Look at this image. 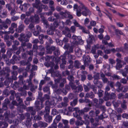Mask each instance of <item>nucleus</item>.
Returning a JSON list of instances; mask_svg holds the SVG:
<instances>
[{
  "mask_svg": "<svg viewBox=\"0 0 128 128\" xmlns=\"http://www.w3.org/2000/svg\"><path fill=\"white\" fill-rule=\"evenodd\" d=\"M100 73L98 72H94L93 77L94 80H98L100 79Z\"/></svg>",
  "mask_w": 128,
  "mask_h": 128,
  "instance_id": "nucleus-13",
  "label": "nucleus"
},
{
  "mask_svg": "<svg viewBox=\"0 0 128 128\" xmlns=\"http://www.w3.org/2000/svg\"><path fill=\"white\" fill-rule=\"evenodd\" d=\"M103 92V91L101 90H98V94L99 97H100L102 96Z\"/></svg>",
  "mask_w": 128,
  "mask_h": 128,
  "instance_id": "nucleus-57",
  "label": "nucleus"
},
{
  "mask_svg": "<svg viewBox=\"0 0 128 128\" xmlns=\"http://www.w3.org/2000/svg\"><path fill=\"white\" fill-rule=\"evenodd\" d=\"M41 2L40 0H35V2L32 4V6L34 8H35L38 9L39 6Z\"/></svg>",
  "mask_w": 128,
  "mask_h": 128,
  "instance_id": "nucleus-6",
  "label": "nucleus"
},
{
  "mask_svg": "<svg viewBox=\"0 0 128 128\" xmlns=\"http://www.w3.org/2000/svg\"><path fill=\"white\" fill-rule=\"evenodd\" d=\"M6 8H7L9 10H10L12 9V8L10 4H8L6 5Z\"/></svg>",
  "mask_w": 128,
  "mask_h": 128,
  "instance_id": "nucleus-62",
  "label": "nucleus"
},
{
  "mask_svg": "<svg viewBox=\"0 0 128 128\" xmlns=\"http://www.w3.org/2000/svg\"><path fill=\"white\" fill-rule=\"evenodd\" d=\"M89 114L90 117H94L95 115L94 112L92 110L90 111L89 113Z\"/></svg>",
  "mask_w": 128,
  "mask_h": 128,
  "instance_id": "nucleus-41",
  "label": "nucleus"
},
{
  "mask_svg": "<svg viewBox=\"0 0 128 128\" xmlns=\"http://www.w3.org/2000/svg\"><path fill=\"white\" fill-rule=\"evenodd\" d=\"M124 50H128V44L126 43H125L124 44Z\"/></svg>",
  "mask_w": 128,
  "mask_h": 128,
  "instance_id": "nucleus-64",
  "label": "nucleus"
},
{
  "mask_svg": "<svg viewBox=\"0 0 128 128\" xmlns=\"http://www.w3.org/2000/svg\"><path fill=\"white\" fill-rule=\"evenodd\" d=\"M81 6V10H82V14L85 16L88 15H90L91 14L90 11L89 9L84 4H82Z\"/></svg>",
  "mask_w": 128,
  "mask_h": 128,
  "instance_id": "nucleus-1",
  "label": "nucleus"
},
{
  "mask_svg": "<svg viewBox=\"0 0 128 128\" xmlns=\"http://www.w3.org/2000/svg\"><path fill=\"white\" fill-rule=\"evenodd\" d=\"M69 41L68 38L66 37L64 38L62 40V42L63 43L66 44Z\"/></svg>",
  "mask_w": 128,
  "mask_h": 128,
  "instance_id": "nucleus-59",
  "label": "nucleus"
},
{
  "mask_svg": "<svg viewBox=\"0 0 128 128\" xmlns=\"http://www.w3.org/2000/svg\"><path fill=\"white\" fill-rule=\"evenodd\" d=\"M68 32H70V30L66 26L65 27L64 30L62 31L63 34L65 35Z\"/></svg>",
  "mask_w": 128,
  "mask_h": 128,
  "instance_id": "nucleus-25",
  "label": "nucleus"
},
{
  "mask_svg": "<svg viewBox=\"0 0 128 128\" xmlns=\"http://www.w3.org/2000/svg\"><path fill=\"white\" fill-rule=\"evenodd\" d=\"M76 111L78 112L79 114H82L84 113L83 110H80L78 108H77Z\"/></svg>",
  "mask_w": 128,
  "mask_h": 128,
  "instance_id": "nucleus-58",
  "label": "nucleus"
},
{
  "mask_svg": "<svg viewBox=\"0 0 128 128\" xmlns=\"http://www.w3.org/2000/svg\"><path fill=\"white\" fill-rule=\"evenodd\" d=\"M31 22H34L36 24L39 23L40 18L38 15H35L34 16H31L30 17Z\"/></svg>",
  "mask_w": 128,
  "mask_h": 128,
  "instance_id": "nucleus-4",
  "label": "nucleus"
},
{
  "mask_svg": "<svg viewBox=\"0 0 128 128\" xmlns=\"http://www.w3.org/2000/svg\"><path fill=\"white\" fill-rule=\"evenodd\" d=\"M38 124H39V126L41 127L44 128L46 127L48 125V124L46 123L43 122L41 121L38 122Z\"/></svg>",
  "mask_w": 128,
  "mask_h": 128,
  "instance_id": "nucleus-15",
  "label": "nucleus"
},
{
  "mask_svg": "<svg viewBox=\"0 0 128 128\" xmlns=\"http://www.w3.org/2000/svg\"><path fill=\"white\" fill-rule=\"evenodd\" d=\"M116 85L118 88V89L117 90L118 92H120V90H122L121 88L122 86H121V84L120 82H117L116 84Z\"/></svg>",
  "mask_w": 128,
  "mask_h": 128,
  "instance_id": "nucleus-24",
  "label": "nucleus"
},
{
  "mask_svg": "<svg viewBox=\"0 0 128 128\" xmlns=\"http://www.w3.org/2000/svg\"><path fill=\"white\" fill-rule=\"evenodd\" d=\"M12 74H13L12 76H14V77L12 76V78L14 80H16V76L17 75V72H16L14 71L12 72Z\"/></svg>",
  "mask_w": 128,
  "mask_h": 128,
  "instance_id": "nucleus-48",
  "label": "nucleus"
},
{
  "mask_svg": "<svg viewBox=\"0 0 128 128\" xmlns=\"http://www.w3.org/2000/svg\"><path fill=\"white\" fill-rule=\"evenodd\" d=\"M77 108H73L70 107H68V111L70 112H72L74 111H76Z\"/></svg>",
  "mask_w": 128,
  "mask_h": 128,
  "instance_id": "nucleus-42",
  "label": "nucleus"
},
{
  "mask_svg": "<svg viewBox=\"0 0 128 128\" xmlns=\"http://www.w3.org/2000/svg\"><path fill=\"white\" fill-rule=\"evenodd\" d=\"M84 122L82 120V119L81 120H78L76 122V124L77 126H82Z\"/></svg>",
  "mask_w": 128,
  "mask_h": 128,
  "instance_id": "nucleus-16",
  "label": "nucleus"
},
{
  "mask_svg": "<svg viewBox=\"0 0 128 128\" xmlns=\"http://www.w3.org/2000/svg\"><path fill=\"white\" fill-rule=\"evenodd\" d=\"M5 22L6 23L5 24H7L10 25L11 23V21L10 19L7 18L5 20Z\"/></svg>",
  "mask_w": 128,
  "mask_h": 128,
  "instance_id": "nucleus-53",
  "label": "nucleus"
},
{
  "mask_svg": "<svg viewBox=\"0 0 128 128\" xmlns=\"http://www.w3.org/2000/svg\"><path fill=\"white\" fill-rule=\"evenodd\" d=\"M83 59L84 62V64L86 66L88 65L90 62V58L88 56L84 57Z\"/></svg>",
  "mask_w": 128,
  "mask_h": 128,
  "instance_id": "nucleus-12",
  "label": "nucleus"
},
{
  "mask_svg": "<svg viewBox=\"0 0 128 128\" xmlns=\"http://www.w3.org/2000/svg\"><path fill=\"white\" fill-rule=\"evenodd\" d=\"M35 107L37 110H38L41 109L42 107H40L39 106L40 102L39 101H36L35 103Z\"/></svg>",
  "mask_w": 128,
  "mask_h": 128,
  "instance_id": "nucleus-14",
  "label": "nucleus"
},
{
  "mask_svg": "<svg viewBox=\"0 0 128 128\" xmlns=\"http://www.w3.org/2000/svg\"><path fill=\"white\" fill-rule=\"evenodd\" d=\"M42 22L44 24V25L46 27V28L48 27L49 24L48 23V21L46 20H42Z\"/></svg>",
  "mask_w": 128,
  "mask_h": 128,
  "instance_id": "nucleus-37",
  "label": "nucleus"
},
{
  "mask_svg": "<svg viewBox=\"0 0 128 128\" xmlns=\"http://www.w3.org/2000/svg\"><path fill=\"white\" fill-rule=\"evenodd\" d=\"M100 76L104 83H106L108 82V79L105 77V75L102 72L100 73Z\"/></svg>",
  "mask_w": 128,
  "mask_h": 128,
  "instance_id": "nucleus-9",
  "label": "nucleus"
},
{
  "mask_svg": "<svg viewBox=\"0 0 128 128\" xmlns=\"http://www.w3.org/2000/svg\"><path fill=\"white\" fill-rule=\"evenodd\" d=\"M44 65L47 67L50 66L52 67L54 65V64L52 62H47L44 63Z\"/></svg>",
  "mask_w": 128,
  "mask_h": 128,
  "instance_id": "nucleus-18",
  "label": "nucleus"
},
{
  "mask_svg": "<svg viewBox=\"0 0 128 128\" xmlns=\"http://www.w3.org/2000/svg\"><path fill=\"white\" fill-rule=\"evenodd\" d=\"M9 31L8 32H6V33L8 34H10V33L13 34L14 32V28L12 27L11 26L9 28Z\"/></svg>",
  "mask_w": 128,
  "mask_h": 128,
  "instance_id": "nucleus-35",
  "label": "nucleus"
},
{
  "mask_svg": "<svg viewBox=\"0 0 128 128\" xmlns=\"http://www.w3.org/2000/svg\"><path fill=\"white\" fill-rule=\"evenodd\" d=\"M106 95L104 98L105 100L106 101L109 100L110 98V96L109 94L107 92H105Z\"/></svg>",
  "mask_w": 128,
  "mask_h": 128,
  "instance_id": "nucleus-29",
  "label": "nucleus"
},
{
  "mask_svg": "<svg viewBox=\"0 0 128 128\" xmlns=\"http://www.w3.org/2000/svg\"><path fill=\"white\" fill-rule=\"evenodd\" d=\"M32 80L30 79H28L26 80V82L28 83V86L30 87H33L34 86V85L32 84L31 81Z\"/></svg>",
  "mask_w": 128,
  "mask_h": 128,
  "instance_id": "nucleus-32",
  "label": "nucleus"
},
{
  "mask_svg": "<svg viewBox=\"0 0 128 128\" xmlns=\"http://www.w3.org/2000/svg\"><path fill=\"white\" fill-rule=\"evenodd\" d=\"M30 22H31L30 18H26L24 21V22L26 25H28Z\"/></svg>",
  "mask_w": 128,
  "mask_h": 128,
  "instance_id": "nucleus-40",
  "label": "nucleus"
},
{
  "mask_svg": "<svg viewBox=\"0 0 128 128\" xmlns=\"http://www.w3.org/2000/svg\"><path fill=\"white\" fill-rule=\"evenodd\" d=\"M103 67L104 69H107L108 71L110 70V66L108 64H104Z\"/></svg>",
  "mask_w": 128,
  "mask_h": 128,
  "instance_id": "nucleus-55",
  "label": "nucleus"
},
{
  "mask_svg": "<svg viewBox=\"0 0 128 128\" xmlns=\"http://www.w3.org/2000/svg\"><path fill=\"white\" fill-rule=\"evenodd\" d=\"M43 90L44 91V92H48L49 94H50V92L49 91L50 88L49 87H46L43 88Z\"/></svg>",
  "mask_w": 128,
  "mask_h": 128,
  "instance_id": "nucleus-47",
  "label": "nucleus"
},
{
  "mask_svg": "<svg viewBox=\"0 0 128 128\" xmlns=\"http://www.w3.org/2000/svg\"><path fill=\"white\" fill-rule=\"evenodd\" d=\"M35 74V72H32L31 73V74H30L29 76L30 79L32 80L33 76H34Z\"/></svg>",
  "mask_w": 128,
  "mask_h": 128,
  "instance_id": "nucleus-61",
  "label": "nucleus"
},
{
  "mask_svg": "<svg viewBox=\"0 0 128 128\" xmlns=\"http://www.w3.org/2000/svg\"><path fill=\"white\" fill-rule=\"evenodd\" d=\"M114 31L116 34L117 36H118L119 34L124 35V33H123L121 30L118 29H116Z\"/></svg>",
  "mask_w": 128,
  "mask_h": 128,
  "instance_id": "nucleus-20",
  "label": "nucleus"
},
{
  "mask_svg": "<svg viewBox=\"0 0 128 128\" xmlns=\"http://www.w3.org/2000/svg\"><path fill=\"white\" fill-rule=\"evenodd\" d=\"M7 16V13L6 11L2 12V14H0V17L2 18H4L6 17Z\"/></svg>",
  "mask_w": 128,
  "mask_h": 128,
  "instance_id": "nucleus-31",
  "label": "nucleus"
},
{
  "mask_svg": "<svg viewBox=\"0 0 128 128\" xmlns=\"http://www.w3.org/2000/svg\"><path fill=\"white\" fill-rule=\"evenodd\" d=\"M78 112L76 111V112L73 114V116L74 117L77 118L78 120H81L82 119L81 117L78 115L77 113Z\"/></svg>",
  "mask_w": 128,
  "mask_h": 128,
  "instance_id": "nucleus-28",
  "label": "nucleus"
},
{
  "mask_svg": "<svg viewBox=\"0 0 128 128\" xmlns=\"http://www.w3.org/2000/svg\"><path fill=\"white\" fill-rule=\"evenodd\" d=\"M83 90L82 86L81 85H79L76 87L75 92H81Z\"/></svg>",
  "mask_w": 128,
  "mask_h": 128,
  "instance_id": "nucleus-22",
  "label": "nucleus"
},
{
  "mask_svg": "<svg viewBox=\"0 0 128 128\" xmlns=\"http://www.w3.org/2000/svg\"><path fill=\"white\" fill-rule=\"evenodd\" d=\"M91 88L93 90V91L96 93L97 92V88L93 85H92L91 87Z\"/></svg>",
  "mask_w": 128,
  "mask_h": 128,
  "instance_id": "nucleus-54",
  "label": "nucleus"
},
{
  "mask_svg": "<svg viewBox=\"0 0 128 128\" xmlns=\"http://www.w3.org/2000/svg\"><path fill=\"white\" fill-rule=\"evenodd\" d=\"M70 38L73 40V42L75 44H77L79 43H83L81 37L80 36H77L74 34H73Z\"/></svg>",
  "mask_w": 128,
  "mask_h": 128,
  "instance_id": "nucleus-2",
  "label": "nucleus"
},
{
  "mask_svg": "<svg viewBox=\"0 0 128 128\" xmlns=\"http://www.w3.org/2000/svg\"><path fill=\"white\" fill-rule=\"evenodd\" d=\"M84 91L85 92H88L90 90V88L88 86L86 85H84Z\"/></svg>",
  "mask_w": 128,
  "mask_h": 128,
  "instance_id": "nucleus-49",
  "label": "nucleus"
},
{
  "mask_svg": "<svg viewBox=\"0 0 128 128\" xmlns=\"http://www.w3.org/2000/svg\"><path fill=\"white\" fill-rule=\"evenodd\" d=\"M110 99H115L116 98V94H115L112 92L110 95Z\"/></svg>",
  "mask_w": 128,
  "mask_h": 128,
  "instance_id": "nucleus-51",
  "label": "nucleus"
},
{
  "mask_svg": "<svg viewBox=\"0 0 128 128\" xmlns=\"http://www.w3.org/2000/svg\"><path fill=\"white\" fill-rule=\"evenodd\" d=\"M116 52H120L121 51L124 52H125V51L124 50V49H123V48L122 47H120L119 48H117L116 49Z\"/></svg>",
  "mask_w": 128,
  "mask_h": 128,
  "instance_id": "nucleus-39",
  "label": "nucleus"
},
{
  "mask_svg": "<svg viewBox=\"0 0 128 128\" xmlns=\"http://www.w3.org/2000/svg\"><path fill=\"white\" fill-rule=\"evenodd\" d=\"M20 38H19V40L21 42L23 41L25 42L28 41L27 39L28 37L26 36H25V34L23 33H21L20 34Z\"/></svg>",
  "mask_w": 128,
  "mask_h": 128,
  "instance_id": "nucleus-5",
  "label": "nucleus"
},
{
  "mask_svg": "<svg viewBox=\"0 0 128 128\" xmlns=\"http://www.w3.org/2000/svg\"><path fill=\"white\" fill-rule=\"evenodd\" d=\"M46 49L48 52L51 54L53 51L55 50L56 47L54 46L50 47L49 46H48L46 47Z\"/></svg>",
  "mask_w": 128,
  "mask_h": 128,
  "instance_id": "nucleus-7",
  "label": "nucleus"
},
{
  "mask_svg": "<svg viewBox=\"0 0 128 128\" xmlns=\"http://www.w3.org/2000/svg\"><path fill=\"white\" fill-rule=\"evenodd\" d=\"M31 119L30 118H28L26 121V124L27 127L30 126L31 124Z\"/></svg>",
  "mask_w": 128,
  "mask_h": 128,
  "instance_id": "nucleus-34",
  "label": "nucleus"
},
{
  "mask_svg": "<svg viewBox=\"0 0 128 128\" xmlns=\"http://www.w3.org/2000/svg\"><path fill=\"white\" fill-rule=\"evenodd\" d=\"M41 6L42 8L44 9L46 11L48 10V7L47 5L42 4Z\"/></svg>",
  "mask_w": 128,
  "mask_h": 128,
  "instance_id": "nucleus-52",
  "label": "nucleus"
},
{
  "mask_svg": "<svg viewBox=\"0 0 128 128\" xmlns=\"http://www.w3.org/2000/svg\"><path fill=\"white\" fill-rule=\"evenodd\" d=\"M81 64L78 60H76L74 62V66L77 68H79Z\"/></svg>",
  "mask_w": 128,
  "mask_h": 128,
  "instance_id": "nucleus-21",
  "label": "nucleus"
},
{
  "mask_svg": "<svg viewBox=\"0 0 128 128\" xmlns=\"http://www.w3.org/2000/svg\"><path fill=\"white\" fill-rule=\"evenodd\" d=\"M68 4V2L66 0H63L60 3V4L63 5H66Z\"/></svg>",
  "mask_w": 128,
  "mask_h": 128,
  "instance_id": "nucleus-60",
  "label": "nucleus"
},
{
  "mask_svg": "<svg viewBox=\"0 0 128 128\" xmlns=\"http://www.w3.org/2000/svg\"><path fill=\"white\" fill-rule=\"evenodd\" d=\"M5 101V102L3 104V108L4 110H6L7 108V104L9 102L8 99H6Z\"/></svg>",
  "mask_w": 128,
  "mask_h": 128,
  "instance_id": "nucleus-17",
  "label": "nucleus"
},
{
  "mask_svg": "<svg viewBox=\"0 0 128 128\" xmlns=\"http://www.w3.org/2000/svg\"><path fill=\"white\" fill-rule=\"evenodd\" d=\"M54 57V56H47L46 57V60L47 61H53Z\"/></svg>",
  "mask_w": 128,
  "mask_h": 128,
  "instance_id": "nucleus-26",
  "label": "nucleus"
},
{
  "mask_svg": "<svg viewBox=\"0 0 128 128\" xmlns=\"http://www.w3.org/2000/svg\"><path fill=\"white\" fill-rule=\"evenodd\" d=\"M61 116L60 115L57 116L56 118L54 120V122L58 123L61 120Z\"/></svg>",
  "mask_w": 128,
  "mask_h": 128,
  "instance_id": "nucleus-27",
  "label": "nucleus"
},
{
  "mask_svg": "<svg viewBox=\"0 0 128 128\" xmlns=\"http://www.w3.org/2000/svg\"><path fill=\"white\" fill-rule=\"evenodd\" d=\"M77 103V99L74 100L73 101L70 102V105L72 106H74Z\"/></svg>",
  "mask_w": 128,
  "mask_h": 128,
  "instance_id": "nucleus-36",
  "label": "nucleus"
},
{
  "mask_svg": "<svg viewBox=\"0 0 128 128\" xmlns=\"http://www.w3.org/2000/svg\"><path fill=\"white\" fill-rule=\"evenodd\" d=\"M45 111L46 112V114L48 115L50 112V108L48 106H46L45 108Z\"/></svg>",
  "mask_w": 128,
  "mask_h": 128,
  "instance_id": "nucleus-45",
  "label": "nucleus"
},
{
  "mask_svg": "<svg viewBox=\"0 0 128 128\" xmlns=\"http://www.w3.org/2000/svg\"><path fill=\"white\" fill-rule=\"evenodd\" d=\"M127 81V80L124 78H122L120 80V82L124 84H126Z\"/></svg>",
  "mask_w": 128,
  "mask_h": 128,
  "instance_id": "nucleus-63",
  "label": "nucleus"
},
{
  "mask_svg": "<svg viewBox=\"0 0 128 128\" xmlns=\"http://www.w3.org/2000/svg\"><path fill=\"white\" fill-rule=\"evenodd\" d=\"M68 105V104L66 103L62 102L58 105V107L59 108H61L62 107H65Z\"/></svg>",
  "mask_w": 128,
  "mask_h": 128,
  "instance_id": "nucleus-19",
  "label": "nucleus"
},
{
  "mask_svg": "<svg viewBox=\"0 0 128 128\" xmlns=\"http://www.w3.org/2000/svg\"><path fill=\"white\" fill-rule=\"evenodd\" d=\"M58 113V112L56 109H52V114L54 116L57 114Z\"/></svg>",
  "mask_w": 128,
  "mask_h": 128,
  "instance_id": "nucleus-46",
  "label": "nucleus"
},
{
  "mask_svg": "<svg viewBox=\"0 0 128 128\" xmlns=\"http://www.w3.org/2000/svg\"><path fill=\"white\" fill-rule=\"evenodd\" d=\"M122 65L121 64H116V68L117 70H119L122 68Z\"/></svg>",
  "mask_w": 128,
  "mask_h": 128,
  "instance_id": "nucleus-43",
  "label": "nucleus"
},
{
  "mask_svg": "<svg viewBox=\"0 0 128 128\" xmlns=\"http://www.w3.org/2000/svg\"><path fill=\"white\" fill-rule=\"evenodd\" d=\"M69 86L71 87L72 90L75 91L76 86L74 84L70 82L69 83Z\"/></svg>",
  "mask_w": 128,
  "mask_h": 128,
  "instance_id": "nucleus-23",
  "label": "nucleus"
},
{
  "mask_svg": "<svg viewBox=\"0 0 128 128\" xmlns=\"http://www.w3.org/2000/svg\"><path fill=\"white\" fill-rule=\"evenodd\" d=\"M122 90H120V91H122L123 92H125L128 91V86H122L121 88Z\"/></svg>",
  "mask_w": 128,
  "mask_h": 128,
  "instance_id": "nucleus-30",
  "label": "nucleus"
},
{
  "mask_svg": "<svg viewBox=\"0 0 128 128\" xmlns=\"http://www.w3.org/2000/svg\"><path fill=\"white\" fill-rule=\"evenodd\" d=\"M75 51L77 55L80 56H81L82 54V52L81 50L79 48H75Z\"/></svg>",
  "mask_w": 128,
  "mask_h": 128,
  "instance_id": "nucleus-10",
  "label": "nucleus"
},
{
  "mask_svg": "<svg viewBox=\"0 0 128 128\" xmlns=\"http://www.w3.org/2000/svg\"><path fill=\"white\" fill-rule=\"evenodd\" d=\"M17 101L19 102H18V104H19L20 105H22V100L20 98V97L18 96L17 98Z\"/></svg>",
  "mask_w": 128,
  "mask_h": 128,
  "instance_id": "nucleus-50",
  "label": "nucleus"
},
{
  "mask_svg": "<svg viewBox=\"0 0 128 128\" xmlns=\"http://www.w3.org/2000/svg\"><path fill=\"white\" fill-rule=\"evenodd\" d=\"M66 16H67V17L69 18L72 19L73 18V17L72 15L70 14V13L69 12H66Z\"/></svg>",
  "mask_w": 128,
  "mask_h": 128,
  "instance_id": "nucleus-56",
  "label": "nucleus"
},
{
  "mask_svg": "<svg viewBox=\"0 0 128 128\" xmlns=\"http://www.w3.org/2000/svg\"><path fill=\"white\" fill-rule=\"evenodd\" d=\"M24 27L25 26L24 25L21 24L18 26V28H16V31L17 32L20 33L24 30Z\"/></svg>",
  "mask_w": 128,
  "mask_h": 128,
  "instance_id": "nucleus-8",
  "label": "nucleus"
},
{
  "mask_svg": "<svg viewBox=\"0 0 128 128\" xmlns=\"http://www.w3.org/2000/svg\"><path fill=\"white\" fill-rule=\"evenodd\" d=\"M24 50L22 47H20L19 50H18L16 52V54L17 55H18L20 54L21 51L24 52Z\"/></svg>",
  "mask_w": 128,
  "mask_h": 128,
  "instance_id": "nucleus-33",
  "label": "nucleus"
},
{
  "mask_svg": "<svg viewBox=\"0 0 128 128\" xmlns=\"http://www.w3.org/2000/svg\"><path fill=\"white\" fill-rule=\"evenodd\" d=\"M94 97V95L92 92L87 93L86 94L85 97V98H92Z\"/></svg>",
  "mask_w": 128,
  "mask_h": 128,
  "instance_id": "nucleus-11",
  "label": "nucleus"
},
{
  "mask_svg": "<svg viewBox=\"0 0 128 128\" xmlns=\"http://www.w3.org/2000/svg\"><path fill=\"white\" fill-rule=\"evenodd\" d=\"M34 25L32 23H30L28 26V28L31 30H33L34 29Z\"/></svg>",
  "mask_w": 128,
  "mask_h": 128,
  "instance_id": "nucleus-44",
  "label": "nucleus"
},
{
  "mask_svg": "<svg viewBox=\"0 0 128 128\" xmlns=\"http://www.w3.org/2000/svg\"><path fill=\"white\" fill-rule=\"evenodd\" d=\"M54 80L56 84L60 83L59 86L61 88L63 87L64 86V84L66 82V79L64 78H60L57 79L55 78Z\"/></svg>",
  "mask_w": 128,
  "mask_h": 128,
  "instance_id": "nucleus-3",
  "label": "nucleus"
},
{
  "mask_svg": "<svg viewBox=\"0 0 128 128\" xmlns=\"http://www.w3.org/2000/svg\"><path fill=\"white\" fill-rule=\"evenodd\" d=\"M2 25L0 24V30L3 29V27L7 29L8 28V26L6 24H2Z\"/></svg>",
  "mask_w": 128,
  "mask_h": 128,
  "instance_id": "nucleus-38",
  "label": "nucleus"
}]
</instances>
